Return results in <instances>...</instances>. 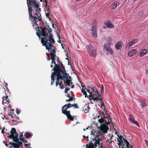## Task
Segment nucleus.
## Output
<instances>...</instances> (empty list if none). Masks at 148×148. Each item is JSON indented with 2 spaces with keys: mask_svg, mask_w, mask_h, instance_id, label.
<instances>
[{
  "mask_svg": "<svg viewBox=\"0 0 148 148\" xmlns=\"http://www.w3.org/2000/svg\"><path fill=\"white\" fill-rule=\"evenodd\" d=\"M68 79H69V82L71 84H72L73 83L72 82V78L71 77L69 76V77H68Z\"/></svg>",
  "mask_w": 148,
  "mask_h": 148,
  "instance_id": "f704fd0d",
  "label": "nucleus"
},
{
  "mask_svg": "<svg viewBox=\"0 0 148 148\" xmlns=\"http://www.w3.org/2000/svg\"><path fill=\"white\" fill-rule=\"evenodd\" d=\"M119 2H116L113 4L112 6V9L113 10L115 9L116 8V7L119 5Z\"/></svg>",
  "mask_w": 148,
  "mask_h": 148,
  "instance_id": "4be33fe9",
  "label": "nucleus"
},
{
  "mask_svg": "<svg viewBox=\"0 0 148 148\" xmlns=\"http://www.w3.org/2000/svg\"><path fill=\"white\" fill-rule=\"evenodd\" d=\"M48 32L49 33V35H50V34H51V33L52 32V29L51 28H49L48 29H47Z\"/></svg>",
  "mask_w": 148,
  "mask_h": 148,
  "instance_id": "8fccbe9b",
  "label": "nucleus"
},
{
  "mask_svg": "<svg viewBox=\"0 0 148 148\" xmlns=\"http://www.w3.org/2000/svg\"><path fill=\"white\" fill-rule=\"evenodd\" d=\"M46 16L47 18L49 19V14L48 13H46Z\"/></svg>",
  "mask_w": 148,
  "mask_h": 148,
  "instance_id": "0e129e2a",
  "label": "nucleus"
},
{
  "mask_svg": "<svg viewBox=\"0 0 148 148\" xmlns=\"http://www.w3.org/2000/svg\"><path fill=\"white\" fill-rule=\"evenodd\" d=\"M147 53V51L146 49H143L141 51L139 55L140 57L143 56L145 55Z\"/></svg>",
  "mask_w": 148,
  "mask_h": 148,
  "instance_id": "4468645a",
  "label": "nucleus"
},
{
  "mask_svg": "<svg viewBox=\"0 0 148 148\" xmlns=\"http://www.w3.org/2000/svg\"><path fill=\"white\" fill-rule=\"evenodd\" d=\"M115 47L117 49H119L120 48H122V46L121 45V43L119 42H117L115 45Z\"/></svg>",
  "mask_w": 148,
  "mask_h": 148,
  "instance_id": "dca6fc26",
  "label": "nucleus"
},
{
  "mask_svg": "<svg viewBox=\"0 0 148 148\" xmlns=\"http://www.w3.org/2000/svg\"><path fill=\"white\" fill-rule=\"evenodd\" d=\"M39 28L40 30H41V29H42V30H47V28H46V26L45 25L43 27V28L41 27H39Z\"/></svg>",
  "mask_w": 148,
  "mask_h": 148,
  "instance_id": "37998d69",
  "label": "nucleus"
},
{
  "mask_svg": "<svg viewBox=\"0 0 148 148\" xmlns=\"http://www.w3.org/2000/svg\"><path fill=\"white\" fill-rule=\"evenodd\" d=\"M36 34L37 36L39 38L41 36H45V37L47 38L49 34L47 32V30H40L39 27H38L36 28Z\"/></svg>",
  "mask_w": 148,
  "mask_h": 148,
  "instance_id": "7ed1b4c3",
  "label": "nucleus"
},
{
  "mask_svg": "<svg viewBox=\"0 0 148 148\" xmlns=\"http://www.w3.org/2000/svg\"><path fill=\"white\" fill-rule=\"evenodd\" d=\"M104 47L106 51L110 48V45L108 43H106L104 45Z\"/></svg>",
  "mask_w": 148,
  "mask_h": 148,
  "instance_id": "aec40b11",
  "label": "nucleus"
},
{
  "mask_svg": "<svg viewBox=\"0 0 148 148\" xmlns=\"http://www.w3.org/2000/svg\"><path fill=\"white\" fill-rule=\"evenodd\" d=\"M130 120L134 124L136 125L138 127H140L139 124L137 121L134 120L132 118H131V117H130Z\"/></svg>",
  "mask_w": 148,
  "mask_h": 148,
  "instance_id": "2eb2a0df",
  "label": "nucleus"
},
{
  "mask_svg": "<svg viewBox=\"0 0 148 148\" xmlns=\"http://www.w3.org/2000/svg\"><path fill=\"white\" fill-rule=\"evenodd\" d=\"M64 108H62V113L64 114V115H66V116H67L70 115V112L69 110V111H67L66 110V111H64Z\"/></svg>",
  "mask_w": 148,
  "mask_h": 148,
  "instance_id": "f8f14e48",
  "label": "nucleus"
},
{
  "mask_svg": "<svg viewBox=\"0 0 148 148\" xmlns=\"http://www.w3.org/2000/svg\"><path fill=\"white\" fill-rule=\"evenodd\" d=\"M56 51L54 49H52L50 52V54L52 58L51 63L53 64L55 60V58L56 57Z\"/></svg>",
  "mask_w": 148,
  "mask_h": 148,
  "instance_id": "423d86ee",
  "label": "nucleus"
},
{
  "mask_svg": "<svg viewBox=\"0 0 148 148\" xmlns=\"http://www.w3.org/2000/svg\"><path fill=\"white\" fill-rule=\"evenodd\" d=\"M67 118L69 119L70 121H73L74 120V117L73 116H72L71 115L67 116Z\"/></svg>",
  "mask_w": 148,
  "mask_h": 148,
  "instance_id": "473e14b6",
  "label": "nucleus"
},
{
  "mask_svg": "<svg viewBox=\"0 0 148 148\" xmlns=\"http://www.w3.org/2000/svg\"><path fill=\"white\" fill-rule=\"evenodd\" d=\"M45 26H46V28L47 27H48L49 28H50L49 27V24L47 22L45 23Z\"/></svg>",
  "mask_w": 148,
  "mask_h": 148,
  "instance_id": "680f3d73",
  "label": "nucleus"
},
{
  "mask_svg": "<svg viewBox=\"0 0 148 148\" xmlns=\"http://www.w3.org/2000/svg\"><path fill=\"white\" fill-rule=\"evenodd\" d=\"M44 1H45V3H46V5H45V7L47 9L48 8H49V6L47 5L48 3L46 1V0H45Z\"/></svg>",
  "mask_w": 148,
  "mask_h": 148,
  "instance_id": "09e8293b",
  "label": "nucleus"
},
{
  "mask_svg": "<svg viewBox=\"0 0 148 148\" xmlns=\"http://www.w3.org/2000/svg\"><path fill=\"white\" fill-rule=\"evenodd\" d=\"M92 34L93 36L95 37H97V28L94 25L92 27Z\"/></svg>",
  "mask_w": 148,
  "mask_h": 148,
  "instance_id": "6e6552de",
  "label": "nucleus"
},
{
  "mask_svg": "<svg viewBox=\"0 0 148 148\" xmlns=\"http://www.w3.org/2000/svg\"><path fill=\"white\" fill-rule=\"evenodd\" d=\"M117 136L118 137V138L117 139L118 142H119L120 141H121L122 140L123 136L121 135L119 136V135H117Z\"/></svg>",
  "mask_w": 148,
  "mask_h": 148,
  "instance_id": "2f4dec72",
  "label": "nucleus"
},
{
  "mask_svg": "<svg viewBox=\"0 0 148 148\" xmlns=\"http://www.w3.org/2000/svg\"><path fill=\"white\" fill-rule=\"evenodd\" d=\"M24 136L26 138H28L31 136V134L29 132H26Z\"/></svg>",
  "mask_w": 148,
  "mask_h": 148,
  "instance_id": "b1692460",
  "label": "nucleus"
},
{
  "mask_svg": "<svg viewBox=\"0 0 148 148\" xmlns=\"http://www.w3.org/2000/svg\"><path fill=\"white\" fill-rule=\"evenodd\" d=\"M33 18H34V23L36 24L38 21L37 18L36 16H34V17H33Z\"/></svg>",
  "mask_w": 148,
  "mask_h": 148,
  "instance_id": "4c0bfd02",
  "label": "nucleus"
},
{
  "mask_svg": "<svg viewBox=\"0 0 148 148\" xmlns=\"http://www.w3.org/2000/svg\"><path fill=\"white\" fill-rule=\"evenodd\" d=\"M9 144L12 145V146L14 148H19L20 146L19 145L17 144V143H12V142H10Z\"/></svg>",
  "mask_w": 148,
  "mask_h": 148,
  "instance_id": "9b49d317",
  "label": "nucleus"
},
{
  "mask_svg": "<svg viewBox=\"0 0 148 148\" xmlns=\"http://www.w3.org/2000/svg\"><path fill=\"white\" fill-rule=\"evenodd\" d=\"M107 51L111 55L113 54V51L111 48L107 50Z\"/></svg>",
  "mask_w": 148,
  "mask_h": 148,
  "instance_id": "58836bf2",
  "label": "nucleus"
},
{
  "mask_svg": "<svg viewBox=\"0 0 148 148\" xmlns=\"http://www.w3.org/2000/svg\"><path fill=\"white\" fill-rule=\"evenodd\" d=\"M90 109V108L88 106H86V107H84L83 108V110L84 111V112L85 113H87L89 109Z\"/></svg>",
  "mask_w": 148,
  "mask_h": 148,
  "instance_id": "5701e85b",
  "label": "nucleus"
},
{
  "mask_svg": "<svg viewBox=\"0 0 148 148\" xmlns=\"http://www.w3.org/2000/svg\"><path fill=\"white\" fill-rule=\"evenodd\" d=\"M72 106L74 108H79V107L77 104H72Z\"/></svg>",
  "mask_w": 148,
  "mask_h": 148,
  "instance_id": "a19ab883",
  "label": "nucleus"
},
{
  "mask_svg": "<svg viewBox=\"0 0 148 148\" xmlns=\"http://www.w3.org/2000/svg\"><path fill=\"white\" fill-rule=\"evenodd\" d=\"M66 106H68L69 108H70L72 106V104H71L70 103H69L68 104L65 105L62 107V108H64L66 107Z\"/></svg>",
  "mask_w": 148,
  "mask_h": 148,
  "instance_id": "c756f323",
  "label": "nucleus"
},
{
  "mask_svg": "<svg viewBox=\"0 0 148 148\" xmlns=\"http://www.w3.org/2000/svg\"><path fill=\"white\" fill-rule=\"evenodd\" d=\"M24 138H22V137H21V136H19V140L21 141L24 142Z\"/></svg>",
  "mask_w": 148,
  "mask_h": 148,
  "instance_id": "603ef678",
  "label": "nucleus"
},
{
  "mask_svg": "<svg viewBox=\"0 0 148 148\" xmlns=\"http://www.w3.org/2000/svg\"><path fill=\"white\" fill-rule=\"evenodd\" d=\"M131 41L132 42V44H135V43L137 42L138 40L136 38H135L134 39L132 40Z\"/></svg>",
  "mask_w": 148,
  "mask_h": 148,
  "instance_id": "ea45409f",
  "label": "nucleus"
},
{
  "mask_svg": "<svg viewBox=\"0 0 148 148\" xmlns=\"http://www.w3.org/2000/svg\"><path fill=\"white\" fill-rule=\"evenodd\" d=\"M59 61L60 62V64L59 63L56 64L55 60L54 61V63H53L55 64V66L53 69V70L54 71L53 74L54 75H55L56 74L62 73H66L64 66L63 65L61 62L60 60H59Z\"/></svg>",
  "mask_w": 148,
  "mask_h": 148,
  "instance_id": "f03ea898",
  "label": "nucleus"
},
{
  "mask_svg": "<svg viewBox=\"0 0 148 148\" xmlns=\"http://www.w3.org/2000/svg\"><path fill=\"white\" fill-rule=\"evenodd\" d=\"M56 35H57V37H58V38L60 39V36H59V35H58V32H57L56 33Z\"/></svg>",
  "mask_w": 148,
  "mask_h": 148,
  "instance_id": "774afa93",
  "label": "nucleus"
},
{
  "mask_svg": "<svg viewBox=\"0 0 148 148\" xmlns=\"http://www.w3.org/2000/svg\"><path fill=\"white\" fill-rule=\"evenodd\" d=\"M17 144L21 146L22 147L23 146V143L21 141L18 140L17 142Z\"/></svg>",
  "mask_w": 148,
  "mask_h": 148,
  "instance_id": "e433bc0d",
  "label": "nucleus"
},
{
  "mask_svg": "<svg viewBox=\"0 0 148 148\" xmlns=\"http://www.w3.org/2000/svg\"><path fill=\"white\" fill-rule=\"evenodd\" d=\"M68 77H69L68 73H64V75H63V77L62 79V80H63L64 85L65 86L67 85V81L68 80Z\"/></svg>",
  "mask_w": 148,
  "mask_h": 148,
  "instance_id": "1a4fd4ad",
  "label": "nucleus"
},
{
  "mask_svg": "<svg viewBox=\"0 0 148 148\" xmlns=\"http://www.w3.org/2000/svg\"><path fill=\"white\" fill-rule=\"evenodd\" d=\"M53 74V73H52L51 75V85H52L54 83L55 81L54 77V76Z\"/></svg>",
  "mask_w": 148,
  "mask_h": 148,
  "instance_id": "cd10ccee",
  "label": "nucleus"
},
{
  "mask_svg": "<svg viewBox=\"0 0 148 148\" xmlns=\"http://www.w3.org/2000/svg\"><path fill=\"white\" fill-rule=\"evenodd\" d=\"M135 54V53H134L132 50L130 51L128 53V55L130 57H132Z\"/></svg>",
  "mask_w": 148,
  "mask_h": 148,
  "instance_id": "393cba45",
  "label": "nucleus"
},
{
  "mask_svg": "<svg viewBox=\"0 0 148 148\" xmlns=\"http://www.w3.org/2000/svg\"><path fill=\"white\" fill-rule=\"evenodd\" d=\"M69 99L71 101H72L73 100L75 99V98L71 96L70 98H69Z\"/></svg>",
  "mask_w": 148,
  "mask_h": 148,
  "instance_id": "e2e57ef3",
  "label": "nucleus"
},
{
  "mask_svg": "<svg viewBox=\"0 0 148 148\" xmlns=\"http://www.w3.org/2000/svg\"><path fill=\"white\" fill-rule=\"evenodd\" d=\"M98 148H105L104 147H103V144H102L98 146Z\"/></svg>",
  "mask_w": 148,
  "mask_h": 148,
  "instance_id": "864d4df0",
  "label": "nucleus"
},
{
  "mask_svg": "<svg viewBox=\"0 0 148 148\" xmlns=\"http://www.w3.org/2000/svg\"><path fill=\"white\" fill-rule=\"evenodd\" d=\"M147 105V104L144 101H143L141 102V103L140 105L141 108H144Z\"/></svg>",
  "mask_w": 148,
  "mask_h": 148,
  "instance_id": "c85d7f7f",
  "label": "nucleus"
},
{
  "mask_svg": "<svg viewBox=\"0 0 148 148\" xmlns=\"http://www.w3.org/2000/svg\"><path fill=\"white\" fill-rule=\"evenodd\" d=\"M82 92L83 94L85 95V97H88V95L87 94V92L86 91H85V90L83 88H82Z\"/></svg>",
  "mask_w": 148,
  "mask_h": 148,
  "instance_id": "7c9ffc66",
  "label": "nucleus"
},
{
  "mask_svg": "<svg viewBox=\"0 0 148 148\" xmlns=\"http://www.w3.org/2000/svg\"><path fill=\"white\" fill-rule=\"evenodd\" d=\"M90 135L93 136V138L92 136L91 139L95 142L94 143H92V141L90 142L88 144H87L86 145V148H96L97 146L98 147L103 144L102 138H99V135L95 130L93 129V131H91Z\"/></svg>",
  "mask_w": 148,
  "mask_h": 148,
  "instance_id": "f257e3e1",
  "label": "nucleus"
},
{
  "mask_svg": "<svg viewBox=\"0 0 148 148\" xmlns=\"http://www.w3.org/2000/svg\"><path fill=\"white\" fill-rule=\"evenodd\" d=\"M105 25L107 27L110 28H112L114 27V25L111 23H105Z\"/></svg>",
  "mask_w": 148,
  "mask_h": 148,
  "instance_id": "a211bd4d",
  "label": "nucleus"
},
{
  "mask_svg": "<svg viewBox=\"0 0 148 148\" xmlns=\"http://www.w3.org/2000/svg\"><path fill=\"white\" fill-rule=\"evenodd\" d=\"M94 92H95V93H96L97 95H99V93L98 92L97 90V89L95 88V89L94 90Z\"/></svg>",
  "mask_w": 148,
  "mask_h": 148,
  "instance_id": "5fc2aeb1",
  "label": "nucleus"
},
{
  "mask_svg": "<svg viewBox=\"0 0 148 148\" xmlns=\"http://www.w3.org/2000/svg\"><path fill=\"white\" fill-rule=\"evenodd\" d=\"M48 44L49 45V49L50 50H52L53 48V47L52 46L51 43H49L48 42Z\"/></svg>",
  "mask_w": 148,
  "mask_h": 148,
  "instance_id": "a18cd8bd",
  "label": "nucleus"
},
{
  "mask_svg": "<svg viewBox=\"0 0 148 148\" xmlns=\"http://www.w3.org/2000/svg\"><path fill=\"white\" fill-rule=\"evenodd\" d=\"M34 1H35L34 0H29V2H28L29 4V5H31V3H33V2Z\"/></svg>",
  "mask_w": 148,
  "mask_h": 148,
  "instance_id": "6e6d98bb",
  "label": "nucleus"
},
{
  "mask_svg": "<svg viewBox=\"0 0 148 148\" xmlns=\"http://www.w3.org/2000/svg\"><path fill=\"white\" fill-rule=\"evenodd\" d=\"M49 39H48V41H49L50 42L49 43H55V41L54 40L53 38V35L51 34H50V35H49Z\"/></svg>",
  "mask_w": 148,
  "mask_h": 148,
  "instance_id": "9d476101",
  "label": "nucleus"
},
{
  "mask_svg": "<svg viewBox=\"0 0 148 148\" xmlns=\"http://www.w3.org/2000/svg\"><path fill=\"white\" fill-rule=\"evenodd\" d=\"M18 134L16 132L14 134V136H12V140L14 142H16V140L18 138Z\"/></svg>",
  "mask_w": 148,
  "mask_h": 148,
  "instance_id": "f3484780",
  "label": "nucleus"
},
{
  "mask_svg": "<svg viewBox=\"0 0 148 148\" xmlns=\"http://www.w3.org/2000/svg\"><path fill=\"white\" fill-rule=\"evenodd\" d=\"M95 87H88V88L90 89H91V92H94V90L95 89Z\"/></svg>",
  "mask_w": 148,
  "mask_h": 148,
  "instance_id": "79ce46f5",
  "label": "nucleus"
},
{
  "mask_svg": "<svg viewBox=\"0 0 148 148\" xmlns=\"http://www.w3.org/2000/svg\"><path fill=\"white\" fill-rule=\"evenodd\" d=\"M90 89L88 87V88L87 89H86V90L89 94L91 93V92H90V91H91V90H90Z\"/></svg>",
  "mask_w": 148,
  "mask_h": 148,
  "instance_id": "13d9d810",
  "label": "nucleus"
},
{
  "mask_svg": "<svg viewBox=\"0 0 148 148\" xmlns=\"http://www.w3.org/2000/svg\"><path fill=\"white\" fill-rule=\"evenodd\" d=\"M8 96H6L5 97V100H6V101L7 102H8V103H9V101H8V100H9L8 99Z\"/></svg>",
  "mask_w": 148,
  "mask_h": 148,
  "instance_id": "bf43d9fd",
  "label": "nucleus"
},
{
  "mask_svg": "<svg viewBox=\"0 0 148 148\" xmlns=\"http://www.w3.org/2000/svg\"><path fill=\"white\" fill-rule=\"evenodd\" d=\"M16 132V130L14 128H12L10 131V133L12 136H14V134Z\"/></svg>",
  "mask_w": 148,
  "mask_h": 148,
  "instance_id": "6ab92c4d",
  "label": "nucleus"
},
{
  "mask_svg": "<svg viewBox=\"0 0 148 148\" xmlns=\"http://www.w3.org/2000/svg\"><path fill=\"white\" fill-rule=\"evenodd\" d=\"M33 2V3H32L33 4V7H35L36 8H37L39 7V5L38 3H37L36 1H34Z\"/></svg>",
  "mask_w": 148,
  "mask_h": 148,
  "instance_id": "412c9836",
  "label": "nucleus"
},
{
  "mask_svg": "<svg viewBox=\"0 0 148 148\" xmlns=\"http://www.w3.org/2000/svg\"><path fill=\"white\" fill-rule=\"evenodd\" d=\"M59 75L57 76L56 81V84L57 86L58 84H59L60 80L63 77V75H64V73H62L58 74Z\"/></svg>",
  "mask_w": 148,
  "mask_h": 148,
  "instance_id": "0eeeda50",
  "label": "nucleus"
},
{
  "mask_svg": "<svg viewBox=\"0 0 148 148\" xmlns=\"http://www.w3.org/2000/svg\"><path fill=\"white\" fill-rule=\"evenodd\" d=\"M126 147L127 148L128 147H131V146H132L131 145H130L128 141L126 143Z\"/></svg>",
  "mask_w": 148,
  "mask_h": 148,
  "instance_id": "de8ad7c7",
  "label": "nucleus"
},
{
  "mask_svg": "<svg viewBox=\"0 0 148 148\" xmlns=\"http://www.w3.org/2000/svg\"><path fill=\"white\" fill-rule=\"evenodd\" d=\"M69 89H70L69 88L67 87H66L65 88V92L66 93H67V92H68V91L69 90Z\"/></svg>",
  "mask_w": 148,
  "mask_h": 148,
  "instance_id": "49530a36",
  "label": "nucleus"
},
{
  "mask_svg": "<svg viewBox=\"0 0 148 148\" xmlns=\"http://www.w3.org/2000/svg\"><path fill=\"white\" fill-rule=\"evenodd\" d=\"M41 39L42 45L45 46L46 49L49 50V46L48 45H47L48 44L47 39L46 38L42 37L41 38Z\"/></svg>",
  "mask_w": 148,
  "mask_h": 148,
  "instance_id": "39448f33",
  "label": "nucleus"
},
{
  "mask_svg": "<svg viewBox=\"0 0 148 148\" xmlns=\"http://www.w3.org/2000/svg\"><path fill=\"white\" fill-rule=\"evenodd\" d=\"M90 95L88 96L89 97H93L95 96V95L94 94H92V93L89 94Z\"/></svg>",
  "mask_w": 148,
  "mask_h": 148,
  "instance_id": "c03bdc74",
  "label": "nucleus"
},
{
  "mask_svg": "<svg viewBox=\"0 0 148 148\" xmlns=\"http://www.w3.org/2000/svg\"><path fill=\"white\" fill-rule=\"evenodd\" d=\"M27 6L28 8L29 13H32V11L33 10L32 9L31 5H29V4L28 3V2L27 3Z\"/></svg>",
  "mask_w": 148,
  "mask_h": 148,
  "instance_id": "a878e982",
  "label": "nucleus"
},
{
  "mask_svg": "<svg viewBox=\"0 0 148 148\" xmlns=\"http://www.w3.org/2000/svg\"><path fill=\"white\" fill-rule=\"evenodd\" d=\"M98 97H95L96 100H97L100 99L101 98V96L100 95H97Z\"/></svg>",
  "mask_w": 148,
  "mask_h": 148,
  "instance_id": "c9c22d12",
  "label": "nucleus"
},
{
  "mask_svg": "<svg viewBox=\"0 0 148 148\" xmlns=\"http://www.w3.org/2000/svg\"><path fill=\"white\" fill-rule=\"evenodd\" d=\"M89 48L90 50L92 51V53L89 52L90 55L92 56L95 57L96 56V51L97 48L95 46H93V45L92 44H89Z\"/></svg>",
  "mask_w": 148,
  "mask_h": 148,
  "instance_id": "20e7f679",
  "label": "nucleus"
},
{
  "mask_svg": "<svg viewBox=\"0 0 148 148\" xmlns=\"http://www.w3.org/2000/svg\"><path fill=\"white\" fill-rule=\"evenodd\" d=\"M98 129L97 131L99 134H101V132L104 133H106L107 132V131L105 130H103L101 129V126L98 127Z\"/></svg>",
  "mask_w": 148,
  "mask_h": 148,
  "instance_id": "ddd939ff",
  "label": "nucleus"
},
{
  "mask_svg": "<svg viewBox=\"0 0 148 148\" xmlns=\"http://www.w3.org/2000/svg\"><path fill=\"white\" fill-rule=\"evenodd\" d=\"M134 44H132V41H131L130 42H128L127 43V47L128 48H129L130 47L133 45Z\"/></svg>",
  "mask_w": 148,
  "mask_h": 148,
  "instance_id": "72a5a7b5",
  "label": "nucleus"
},
{
  "mask_svg": "<svg viewBox=\"0 0 148 148\" xmlns=\"http://www.w3.org/2000/svg\"><path fill=\"white\" fill-rule=\"evenodd\" d=\"M3 143L5 144V145L6 146V147H8L9 146L8 144H7L6 143V142H5V141H3Z\"/></svg>",
  "mask_w": 148,
  "mask_h": 148,
  "instance_id": "052dcab7",
  "label": "nucleus"
},
{
  "mask_svg": "<svg viewBox=\"0 0 148 148\" xmlns=\"http://www.w3.org/2000/svg\"><path fill=\"white\" fill-rule=\"evenodd\" d=\"M21 111L18 109H16V113L17 114H18L20 113Z\"/></svg>",
  "mask_w": 148,
  "mask_h": 148,
  "instance_id": "3c124183",
  "label": "nucleus"
},
{
  "mask_svg": "<svg viewBox=\"0 0 148 148\" xmlns=\"http://www.w3.org/2000/svg\"><path fill=\"white\" fill-rule=\"evenodd\" d=\"M105 122L106 123V125H108L110 124V122L109 121H108V122H106V121H105Z\"/></svg>",
  "mask_w": 148,
  "mask_h": 148,
  "instance_id": "69168bd1",
  "label": "nucleus"
},
{
  "mask_svg": "<svg viewBox=\"0 0 148 148\" xmlns=\"http://www.w3.org/2000/svg\"><path fill=\"white\" fill-rule=\"evenodd\" d=\"M47 60L48 61H49L50 60V57L49 55V54L48 53H47Z\"/></svg>",
  "mask_w": 148,
  "mask_h": 148,
  "instance_id": "4d7b16f0",
  "label": "nucleus"
},
{
  "mask_svg": "<svg viewBox=\"0 0 148 148\" xmlns=\"http://www.w3.org/2000/svg\"><path fill=\"white\" fill-rule=\"evenodd\" d=\"M98 121V122L101 125H105L103 120L102 119H99Z\"/></svg>",
  "mask_w": 148,
  "mask_h": 148,
  "instance_id": "bb28decb",
  "label": "nucleus"
},
{
  "mask_svg": "<svg viewBox=\"0 0 148 148\" xmlns=\"http://www.w3.org/2000/svg\"><path fill=\"white\" fill-rule=\"evenodd\" d=\"M135 53V54L138 51V50L137 49H134L132 50Z\"/></svg>",
  "mask_w": 148,
  "mask_h": 148,
  "instance_id": "338daca9",
  "label": "nucleus"
}]
</instances>
